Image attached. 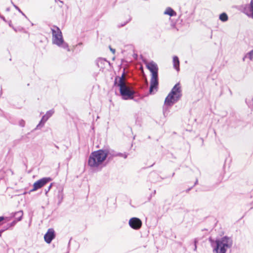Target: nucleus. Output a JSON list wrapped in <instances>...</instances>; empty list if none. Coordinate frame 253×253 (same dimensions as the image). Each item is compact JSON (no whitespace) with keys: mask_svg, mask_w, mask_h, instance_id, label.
I'll list each match as a JSON object with an SVG mask.
<instances>
[{"mask_svg":"<svg viewBox=\"0 0 253 253\" xmlns=\"http://www.w3.org/2000/svg\"><path fill=\"white\" fill-rule=\"evenodd\" d=\"M53 183H51L49 186L47 187V189H45V194H47V193L49 191V190H50L52 186L53 185Z\"/></svg>","mask_w":253,"mask_h":253,"instance_id":"32","label":"nucleus"},{"mask_svg":"<svg viewBox=\"0 0 253 253\" xmlns=\"http://www.w3.org/2000/svg\"><path fill=\"white\" fill-rule=\"evenodd\" d=\"M209 241L214 253H226L227 249L231 248L233 244L232 238L227 236L216 240L210 237Z\"/></svg>","mask_w":253,"mask_h":253,"instance_id":"3","label":"nucleus"},{"mask_svg":"<svg viewBox=\"0 0 253 253\" xmlns=\"http://www.w3.org/2000/svg\"><path fill=\"white\" fill-rule=\"evenodd\" d=\"M37 253H39V252H38Z\"/></svg>","mask_w":253,"mask_h":253,"instance_id":"45","label":"nucleus"},{"mask_svg":"<svg viewBox=\"0 0 253 253\" xmlns=\"http://www.w3.org/2000/svg\"><path fill=\"white\" fill-rule=\"evenodd\" d=\"M125 71L121 77L116 76L115 78L114 85L119 87L120 95L123 100H136L134 98L135 91L127 86L125 82Z\"/></svg>","mask_w":253,"mask_h":253,"instance_id":"1","label":"nucleus"},{"mask_svg":"<svg viewBox=\"0 0 253 253\" xmlns=\"http://www.w3.org/2000/svg\"><path fill=\"white\" fill-rule=\"evenodd\" d=\"M9 228H8V227L7 226V225H6L5 226H3L2 227V228H1L0 230V232L1 233H3L5 231L9 229Z\"/></svg>","mask_w":253,"mask_h":253,"instance_id":"31","label":"nucleus"},{"mask_svg":"<svg viewBox=\"0 0 253 253\" xmlns=\"http://www.w3.org/2000/svg\"><path fill=\"white\" fill-rule=\"evenodd\" d=\"M108 63L110 65V62L107 61L106 59L103 58H99L96 61V64L98 68L103 69L105 68V64Z\"/></svg>","mask_w":253,"mask_h":253,"instance_id":"13","label":"nucleus"},{"mask_svg":"<svg viewBox=\"0 0 253 253\" xmlns=\"http://www.w3.org/2000/svg\"><path fill=\"white\" fill-rule=\"evenodd\" d=\"M245 58H248L250 60H252L253 59V49L249 51L247 53L245 56L243 58V60H245Z\"/></svg>","mask_w":253,"mask_h":253,"instance_id":"22","label":"nucleus"},{"mask_svg":"<svg viewBox=\"0 0 253 253\" xmlns=\"http://www.w3.org/2000/svg\"><path fill=\"white\" fill-rule=\"evenodd\" d=\"M19 125L21 127H24L25 125V122L23 120H21L19 122Z\"/></svg>","mask_w":253,"mask_h":253,"instance_id":"30","label":"nucleus"},{"mask_svg":"<svg viewBox=\"0 0 253 253\" xmlns=\"http://www.w3.org/2000/svg\"><path fill=\"white\" fill-rule=\"evenodd\" d=\"M145 84H146V86L147 87L148 85V82L147 80H146V81H145Z\"/></svg>","mask_w":253,"mask_h":253,"instance_id":"39","label":"nucleus"},{"mask_svg":"<svg viewBox=\"0 0 253 253\" xmlns=\"http://www.w3.org/2000/svg\"><path fill=\"white\" fill-rule=\"evenodd\" d=\"M2 233L0 232V237H1V234H2Z\"/></svg>","mask_w":253,"mask_h":253,"instance_id":"43","label":"nucleus"},{"mask_svg":"<svg viewBox=\"0 0 253 253\" xmlns=\"http://www.w3.org/2000/svg\"><path fill=\"white\" fill-rule=\"evenodd\" d=\"M173 65L174 68L177 71H179L180 70L179 68V60L177 56H174L173 57Z\"/></svg>","mask_w":253,"mask_h":253,"instance_id":"18","label":"nucleus"},{"mask_svg":"<svg viewBox=\"0 0 253 253\" xmlns=\"http://www.w3.org/2000/svg\"><path fill=\"white\" fill-rule=\"evenodd\" d=\"M131 20V17H129V19L126 20V21L124 22L123 23H121L120 24H119L118 25V28H121V27H123L124 26H125L130 21V20Z\"/></svg>","mask_w":253,"mask_h":253,"instance_id":"25","label":"nucleus"},{"mask_svg":"<svg viewBox=\"0 0 253 253\" xmlns=\"http://www.w3.org/2000/svg\"><path fill=\"white\" fill-rule=\"evenodd\" d=\"M146 66L150 72L151 76L158 75L159 68L155 62L151 61L147 63Z\"/></svg>","mask_w":253,"mask_h":253,"instance_id":"10","label":"nucleus"},{"mask_svg":"<svg viewBox=\"0 0 253 253\" xmlns=\"http://www.w3.org/2000/svg\"><path fill=\"white\" fill-rule=\"evenodd\" d=\"M244 12L249 17L253 19V0H251L249 4L244 7Z\"/></svg>","mask_w":253,"mask_h":253,"instance_id":"12","label":"nucleus"},{"mask_svg":"<svg viewBox=\"0 0 253 253\" xmlns=\"http://www.w3.org/2000/svg\"><path fill=\"white\" fill-rule=\"evenodd\" d=\"M9 26L12 28V27H14L12 24H11V21H10L8 23Z\"/></svg>","mask_w":253,"mask_h":253,"instance_id":"37","label":"nucleus"},{"mask_svg":"<svg viewBox=\"0 0 253 253\" xmlns=\"http://www.w3.org/2000/svg\"><path fill=\"white\" fill-rule=\"evenodd\" d=\"M10 220L9 217L1 216H0V222L1 221H3V220H5V222H7Z\"/></svg>","mask_w":253,"mask_h":253,"instance_id":"28","label":"nucleus"},{"mask_svg":"<svg viewBox=\"0 0 253 253\" xmlns=\"http://www.w3.org/2000/svg\"><path fill=\"white\" fill-rule=\"evenodd\" d=\"M149 178L150 180L153 182H156L157 181H160L159 179H163L164 178L160 176L159 174H158L155 172H151L149 174Z\"/></svg>","mask_w":253,"mask_h":253,"instance_id":"14","label":"nucleus"},{"mask_svg":"<svg viewBox=\"0 0 253 253\" xmlns=\"http://www.w3.org/2000/svg\"><path fill=\"white\" fill-rule=\"evenodd\" d=\"M198 179H197L196 180V181L195 182L194 184V185H193V186L194 187V186H195L196 185H197V184H198Z\"/></svg>","mask_w":253,"mask_h":253,"instance_id":"38","label":"nucleus"},{"mask_svg":"<svg viewBox=\"0 0 253 253\" xmlns=\"http://www.w3.org/2000/svg\"><path fill=\"white\" fill-rule=\"evenodd\" d=\"M17 222H18V221H17V220L15 219L11 222L7 223L6 225L8 227V228L10 229V228H12L14 226H15V225L17 223Z\"/></svg>","mask_w":253,"mask_h":253,"instance_id":"24","label":"nucleus"},{"mask_svg":"<svg viewBox=\"0 0 253 253\" xmlns=\"http://www.w3.org/2000/svg\"><path fill=\"white\" fill-rule=\"evenodd\" d=\"M12 29L16 32H17V31H22L23 30H24L23 28L20 27H18V28H15L14 27H12Z\"/></svg>","mask_w":253,"mask_h":253,"instance_id":"29","label":"nucleus"},{"mask_svg":"<svg viewBox=\"0 0 253 253\" xmlns=\"http://www.w3.org/2000/svg\"><path fill=\"white\" fill-rule=\"evenodd\" d=\"M55 1H58V0H55ZM58 1H59L60 3H63V1H61V0H58Z\"/></svg>","mask_w":253,"mask_h":253,"instance_id":"40","label":"nucleus"},{"mask_svg":"<svg viewBox=\"0 0 253 253\" xmlns=\"http://www.w3.org/2000/svg\"><path fill=\"white\" fill-rule=\"evenodd\" d=\"M52 180V178L50 177H43L37 181H36L33 184V188L30 190L29 193L31 192H33L37 190L38 189L42 188L45 184L49 182Z\"/></svg>","mask_w":253,"mask_h":253,"instance_id":"7","label":"nucleus"},{"mask_svg":"<svg viewBox=\"0 0 253 253\" xmlns=\"http://www.w3.org/2000/svg\"><path fill=\"white\" fill-rule=\"evenodd\" d=\"M156 190H154V191H153V192L151 194V195H150V198H149V200L150 199V198H151V197H152L153 195H154L156 194Z\"/></svg>","mask_w":253,"mask_h":253,"instance_id":"35","label":"nucleus"},{"mask_svg":"<svg viewBox=\"0 0 253 253\" xmlns=\"http://www.w3.org/2000/svg\"><path fill=\"white\" fill-rule=\"evenodd\" d=\"M164 13V14L169 15L170 17L175 16L176 15V12L170 7H167Z\"/></svg>","mask_w":253,"mask_h":253,"instance_id":"20","label":"nucleus"},{"mask_svg":"<svg viewBox=\"0 0 253 253\" xmlns=\"http://www.w3.org/2000/svg\"><path fill=\"white\" fill-rule=\"evenodd\" d=\"M193 186H192L189 188H188L186 190V192L188 193L189 192L192 188H193Z\"/></svg>","mask_w":253,"mask_h":253,"instance_id":"34","label":"nucleus"},{"mask_svg":"<svg viewBox=\"0 0 253 253\" xmlns=\"http://www.w3.org/2000/svg\"><path fill=\"white\" fill-rule=\"evenodd\" d=\"M173 105H169L165 103V101L164 102V105L163 107V112L165 117L168 115V114L169 112V109Z\"/></svg>","mask_w":253,"mask_h":253,"instance_id":"19","label":"nucleus"},{"mask_svg":"<svg viewBox=\"0 0 253 253\" xmlns=\"http://www.w3.org/2000/svg\"><path fill=\"white\" fill-rule=\"evenodd\" d=\"M6 10H7V11H9V8H7L6 9Z\"/></svg>","mask_w":253,"mask_h":253,"instance_id":"44","label":"nucleus"},{"mask_svg":"<svg viewBox=\"0 0 253 253\" xmlns=\"http://www.w3.org/2000/svg\"><path fill=\"white\" fill-rule=\"evenodd\" d=\"M63 198V187L62 186H60L58 188L57 198L58 199V204H60L62 202Z\"/></svg>","mask_w":253,"mask_h":253,"instance_id":"17","label":"nucleus"},{"mask_svg":"<svg viewBox=\"0 0 253 253\" xmlns=\"http://www.w3.org/2000/svg\"><path fill=\"white\" fill-rule=\"evenodd\" d=\"M51 30L52 34V43L69 51V45L64 41L60 28L56 25H53Z\"/></svg>","mask_w":253,"mask_h":253,"instance_id":"4","label":"nucleus"},{"mask_svg":"<svg viewBox=\"0 0 253 253\" xmlns=\"http://www.w3.org/2000/svg\"><path fill=\"white\" fill-rule=\"evenodd\" d=\"M11 3L12 4L13 6L14 7V8L18 11L19 12L22 14V15H23L24 17H25L26 18H27V17L26 16V15L21 11V10L19 8V7L15 5L12 1H11Z\"/></svg>","mask_w":253,"mask_h":253,"instance_id":"23","label":"nucleus"},{"mask_svg":"<svg viewBox=\"0 0 253 253\" xmlns=\"http://www.w3.org/2000/svg\"><path fill=\"white\" fill-rule=\"evenodd\" d=\"M0 18L1 19H2L3 21H6V20H5V17H4L3 16H2V15H0Z\"/></svg>","mask_w":253,"mask_h":253,"instance_id":"36","label":"nucleus"},{"mask_svg":"<svg viewBox=\"0 0 253 253\" xmlns=\"http://www.w3.org/2000/svg\"><path fill=\"white\" fill-rule=\"evenodd\" d=\"M229 90L230 94L232 95V92L231 90L230 89H229Z\"/></svg>","mask_w":253,"mask_h":253,"instance_id":"41","label":"nucleus"},{"mask_svg":"<svg viewBox=\"0 0 253 253\" xmlns=\"http://www.w3.org/2000/svg\"><path fill=\"white\" fill-rule=\"evenodd\" d=\"M219 19L222 22H225L228 20V16L225 12H223L219 15Z\"/></svg>","mask_w":253,"mask_h":253,"instance_id":"21","label":"nucleus"},{"mask_svg":"<svg viewBox=\"0 0 253 253\" xmlns=\"http://www.w3.org/2000/svg\"><path fill=\"white\" fill-rule=\"evenodd\" d=\"M198 238H195L194 239V241H193V243H194V251H197V244L198 243Z\"/></svg>","mask_w":253,"mask_h":253,"instance_id":"27","label":"nucleus"},{"mask_svg":"<svg viewBox=\"0 0 253 253\" xmlns=\"http://www.w3.org/2000/svg\"><path fill=\"white\" fill-rule=\"evenodd\" d=\"M182 96V90L179 83L176 84L172 88L165 98V103L169 105H174L177 102Z\"/></svg>","mask_w":253,"mask_h":253,"instance_id":"5","label":"nucleus"},{"mask_svg":"<svg viewBox=\"0 0 253 253\" xmlns=\"http://www.w3.org/2000/svg\"><path fill=\"white\" fill-rule=\"evenodd\" d=\"M109 48H110V51H111L113 54H115V51H116L115 49H114V48H112L111 46H109Z\"/></svg>","mask_w":253,"mask_h":253,"instance_id":"33","label":"nucleus"},{"mask_svg":"<svg viewBox=\"0 0 253 253\" xmlns=\"http://www.w3.org/2000/svg\"><path fill=\"white\" fill-rule=\"evenodd\" d=\"M108 151L103 148L93 151L90 154L87 164L91 168H102L106 166L104 162L108 157Z\"/></svg>","mask_w":253,"mask_h":253,"instance_id":"2","label":"nucleus"},{"mask_svg":"<svg viewBox=\"0 0 253 253\" xmlns=\"http://www.w3.org/2000/svg\"><path fill=\"white\" fill-rule=\"evenodd\" d=\"M54 111L53 109H51V110H50L47 111L46 114L42 117L41 121H40L39 123L37 126L35 128V129H39V128L42 127L44 126L45 122L54 114Z\"/></svg>","mask_w":253,"mask_h":253,"instance_id":"8","label":"nucleus"},{"mask_svg":"<svg viewBox=\"0 0 253 253\" xmlns=\"http://www.w3.org/2000/svg\"><path fill=\"white\" fill-rule=\"evenodd\" d=\"M128 224L133 229L138 230L142 225V221L138 217H133L129 220Z\"/></svg>","mask_w":253,"mask_h":253,"instance_id":"9","label":"nucleus"},{"mask_svg":"<svg viewBox=\"0 0 253 253\" xmlns=\"http://www.w3.org/2000/svg\"><path fill=\"white\" fill-rule=\"evenodd\" d=\"M103 149L104 150L108 151L107 158L109 160H112L115 157H118V155H118V152H115V151L108 148H104Z\"/></svg>","mask_w":253,"mask_h":253,"instance_id":"15","label":"nucleus"},{"mask_svg":"<svg viewBox=\"0 0 253 253\" xmlns=\"http://www.w3.org/2000/svg\"><path fill=\"white\" fill-rule=\"evenodd\" d=\"M159 77L158 75H151L150 85L149 90V94H154L158 90Z\"/></svg>","mask_w":253,"mask_h":253,"instance_id":"6","label":"nucleus"},{"mask_svg":"<svg viewBox=\"0 0 253 253\" xmlns=\"http://www.w3.org/2000/svg\"><path fill=\"white\" fill-rule=\"evenodd\" d=\"M55 236L56 234L54 229L53 228H49L44 235V239L46 243L50 244L55 238Z\"/></svg>","mask_w":253,"mask_h":253,"instance_id":"11","label":"nucleus"},{"mask_svg":"<svg viewBox=\"0 0 253 253\" xmlns=\"http://www.w3.org/2000/svg\"><path fill=\"white\" fill-rule=\"evenodd\" d=\"M23 212L22 211H19L11 213V217H15V219L18 221H20L22 219Z\"/></svg>","mask_w":253,"mask_h":253,"instance_id":"16","label":"nucleus"},{"mask_svg":"<svg viewBox=\"0 0 253 253\" xmlns=\"http://www.w3.org/2000/svg\"><path fill=\"white\" fill-rule=\"evenodd\" d=\"M174 174H175V173H174V172H173V173L172 174L171 176H172H172H173Z\"/></svg>","mask_w":253,"mask_h":253,"instance_id":"42","label":"nucleus"},{"mask_svg":"<svg viewBox=\"0 0 253 253\" xmlns=\"http://www.w3.org/2000/svg\"><path fill=\"white\" fill-rule=\"evenodd\" d=\"M117 155L118 157H123L124 159H126L128 156V153L126 152L124 153L118 152Z\"/></svg>","mask_w":253,"mask_h":253,"instance_id":"26","label":"nucleus"}]
</instances>
